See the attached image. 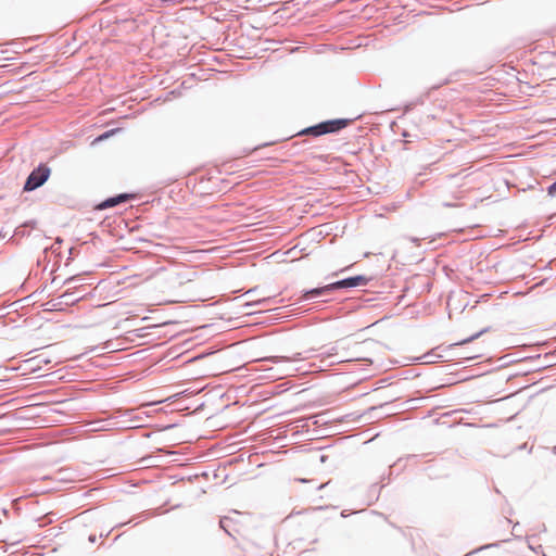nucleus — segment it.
<instances>
[{"label": "nucleus", "mask_w": 556, "mask_h": 556, "mask_svg": "<svg viewBox=\"0 0 556 556\" xmlns=\"http://www.w3.org/2000/svg\"><path fill=\"white\" fill-rule=\"evenodd\" d=\"M287 361H290L289 357H286V356H267V357H264L262 359H260V362H263V363H280V362H287Z\"/></svg>", "instance_id": "nucleus-13"}, {"label": "nucleus", "mask_w": 556, "mask_h": 556, "mask_svg": "<svg viewBox=\"0 0 556 556\" xmlns=\"http://www.w3.org/2000/svg\"><path fill=\"white\" fill-rule=\"evenodd\" d=\"M84 295H78L77 291H65L63 294H61L60 299H62L63 305L71 306L76 303H78Z\"/></svg>", "instance_id": "nucleus-6"}, {"label": "nucleus", "mask_w": 556, "mask_h": 556, "mask_svg": "<svg viewBox=\"0 0 556 556\" xmlns=\"http://www.w3.org/2000/svg\"><path fill=\"white\" fill-rule=\"evenodd\" d=\"M326 459H327V456H326V455H321V456H320V462H321V463H325V462H326Z\"/></svg>", "instance_id": "nucleus-31"}, {"label": "nucleus", "mask_w": 556, "mask_h": 556, "mask_svg": "<svg viewBox=\"0 0 556 556\" xmlns=\"http://www.w3.org/2000/svg\"><path fill=\"white\" fill-rule=\"evenodd\" d=\"M336 351H337V349H336L334 346H332V348L327 352V355H328V356L334 355V354H336Z\"/></svg>", "instance_id": "nucleus-23"}, {"label": "nucleus", "mask_w": 556, "mask_h": 556, "mask_svg": "<svg viewBox=\"0 0 556 556\" xmlns=\"http://www.w3.org/2000/svg\"><path fill=\"white\" fill-rule=\"evenodd\" d=\"M371 280L370 277H367L366 275H355L351 277H346L337 281L332 282V287H334V290H348L353 289L357 287L366 286Z\"/></svg>", "instance_id": "nucleus-3"}, {"label": "nucleus", "mask_w": 556, "mask_h": 556, "mask_svg": "<svg viewBox=\"0 0 556 556\" xmlns=\"http://www.w3.org/2000/svg\"><path fill=\"white\" fill-rule=\"evenodd\" d=\"M62 243H63V239L61 237H56L54 244L50 248H45L43 253L47 254L49 250H51L52 252H55L56 249H59Z\"/></svg>", "instance_id": "nucleus-15"}, {"label": "nucleus", "mask_w": 556, "mask_h": 556, "mask_svg": "<svg viewBox=\"0 0 556 556\" xmlns=\"http://www.w3.org/2000/svg\"><path fill=\"white\" fill-rule=\"evenodd\" d=\"M117 131H119V128H113V129H110V130H106L104 131L103 134H101L100 136H98L96 139H94V142H100V141H103L105 139H109L111 136H113L114 134H116Z\"/></svg>", "instance_id": "nucleus-14"}, {"label": "nucleus", "mask_w": 556, "mask_h": 556, "mask_svg": "<svg viewBox=\"0 0 556 556\" xmlns=\"http://www.w3.org/2000/svg\"><path fill=\"white\" fill-rule=\"evenodd\" d=\"M334 291L336 290H334V287H332V282L325 285V286L312 288V289H304L300 292L298 302L302 303V302L309 301L313 299L327 296Z\"/></svg>", "instance_id": "nucleus-4"}, {"label": "nucleus", "mask_w": 556, "mask_h": 556, "mask_svg": "<svg viewBox=\"0 0 556 556\" xmlns=\"http://www.w3.org/2000/svg\"><path fill=\"white\" fill-rule=\"evenodd\" d=\"M442 205L444 207H457L459 206L460 204L459 203H453V202H443Z\"/></svg>", "instance_id": "nucleus-20"}, {"label": "nucleus", "mask_w": 556, "mask_h": 556, "mask_svg": "<svg viewBox=\"0 0 556 556\" xmlns=\"http://www.w3.org/2000/svg\"><path fill=\"white\" fill-rule=\"evenodd\" d=\"M46 287L41 288V290H37L36 292H34L30 296H34L36 295L37 293H42L45 291Z\"/></svg>", "instance_id": "nucleus-29"}, {"label": "nucleus", "mask_w": 556, "mask_h": 556, "mask_svg": "<svg viewBox=\"0 0 556 556\" xmlns=\"http://www.w3.org/2000/svg\"><path fill=\"white\" fill-rule=\"evenodd\" d=\"M74 250H75V249H74L73 247L68 249L70 256H68V258H67V262H70V261H72V260H73V252H74Z\"/></svg>", "instance_id": "nucleus-22"}, {"label": "nucleus", "mask_w": 556, "mask_h": 556, "mask_svg": "<svg viewBox=\"0 0 556 556\" xmlns=\"http://www.w3.org/2000/svg\"><path fill=\"white\" fill-rule=\"evenodd\" d=\"M89 542L94 543L97 541V538L94 534L89 535Z\"/></svg>", "instance_id": "nucleus-26"}, {"label": "nucleus", "mask_w": 556, "mask_h": 556, "mask_svg": "<svg viewBox=\"0 0 556 556\" xmlns=\"http://www.w3.org/2000/svg\"><path fill=\"white\" fill-rule=\"evenodd\" d=\"M328 412H321L313 417H311L313 419V424L314 425H317V426H321V425H326L328 424Z\"/></svg>", "instance_id": "nucleus-11"}, {"label": "nucleus", "mask_w": 556, "mask_h": 556, "mask_svg": "<svg viewBox=\"0 0 556 556\" xmlns=\"http://www.w3.org/2000/svg\"><path fill=\"white\" fill-rule=\"evenodd\" d=\"M351 123L350 118H332L319 122L315 125L301 129L295 136L320 137L328 134H338Z\"/></svg>", "instance_id": "nucleus-1"}, {"label": "nucleus", "mask_w": 556, "mask_h": 556, "mask_svg": "<svg viewBox=\"0 0 556 556\" xmlns=\"http://www.w3.org/2000/svg\"><path fill=\"white\" fill-rule=\"evenodd\" d=\"M497 545H498L497 543L485 544V545H483V546H481V547H479V548H477V549H475V551H472V552L468 553V554H467V555H465V556H469V555H471V554H475V553H478V552H480V551L488 549V548H491V547H494V546H497Z\"/></svg>", "instance_id": "nucleus-17"}, {"label": "nucleus", "mask_w": 556, "mask_h": 556, "mask_svg": "<svg viewBox=\"0 0 556 556\" xmlns=\"http://www.w3.org/2000/svg\"><path fill=\"white\" fill-rule=\"evenodd\" d=\"M132 198H134L132 193H128V192L118 193V194H115V195L104 199L103 201H101L100 203H98L96 205V208L99 211H103L106 208L115 207L119 204L127 203Z\"/></svg>", "instance_id": "nucleus-5"}, {"label": "nucleus", "mask_w": 556, "mask_h": 556, "mask_svg": "<svg viewBox=\"0 0 556 556\" xmlns=\"http://www.w3.org/2000/svg\"><path fill=\"white\" fill-rule=\"evenodd\" d=\"M489 330V328H484L473 334H471L470 337L466 338V339H463L454 344H452L451 346H456V345H464V344H467L469 342H472L473 340L478 339L481 334H483L484 332H486Z\"/></svg>", "instance_id": "nucleus-8"}, {"label": "nucleus", "mask_w": 556, "mask_h": 556, "mask_svg": "<svg viewBox=\"0 0 556 556\" xmlns=\"http://www.w3.org/2000/svg\"><path fill=\"white\" fill-rule=\"evenodd\" d=\"M42 306H45L43 311L46 312L63 311V302L60 298L58 300H51L45 303Z\"/></svg>", "instance_id": "nucleus-7"}, {"label": "nucleus", "mask_w": 556, "mask_h": 556, "mask_svg": "<svg viewBox=\"0 0 556 556\" xmlns=\"http://www.w3.org/2000/svg\"><path fill=\"white\" fill-rule=\"evenodd\" d=\"M261 370L268 371L269 374L265 376L268 379H276L281 377V372L274 367L263 366Z\"/></svg>", "instance_id": "nucleus-12"}, {"label": "nucleus", "mask_w": 556, "mask_h": 556, "mask_svg": "<svg viewBox=\"0 0 556 556\" xmlns=\"http://www.w3.org/2000/svg\"><path fill=\"white\" fill-rule=\"evenodd\" d=\"M265 301H266V300L264 299V300H260V301H257V302H255V303H247V306H252V305H255V304H261V303H263V302H265Z\"/></svg>", "instance_id": "nucleus-24"}, {"label": "nucleus", "mask_w": 556, "mask_h": 556, "mask_svg": "<svg viewBox=\"0 0 556 556\" xmlns=\"http://www.w3.org/2000/svg\"><path fill=\"white\" fill-rule=\"evenodd\" d=\"M75 280V277H70L64 281V285H68Z\"/></svg>", "instance_id": "nucleus-25"}, {"label": "nucleus", "mask_w": 556, "mask_h": 556, "mask_svg": "<svg viewBox=\"0 0 556 556\" xmlns=\"http://www.w3.org/2000/svg\"><path fill=\"white\" fill-rule=\"evenodd\" d=\"M382 488H383V485L378 486V484H377V483L371 484V485H370V489H369V493H370V495H378V494H379V492H380V490H381Z\"/></svg>", "instance_id": "nucleus-18"}, {"label": "nucleus", "mask_w": 556, "mask_h": 556, "mask_svg": "<svg viewBox=\"0 0 556 556\" xmlns=\"http://www.w3.org/2000/svg\"><path fill=\"white\" fill-rule=\"evenodd\" d=\"M231 523H232V520H231V518H228V517H223L219 520L220 529H223L230 536H232Z\"/></svg>", "instance_id": "nucleus-10"}, {"label": "nucleus", "mask_w": 556, "mask_h": 556, "mask_svg": "<svg viewBox=\"0 0 556 556\" xmlns=\"http://www.w3.org/2000/svg\"><path fill=\"white\" fill-rule=\"evenodd\" d=\"M270 144H273V142H265L264 144H262V147H267V146H270ZM260 148H261V146L257 147L256 149H260Z\"/></svg>", "instance_id": "nucleus-30"}, {"label": "nucleus", "mask_w": 556, "mask_h": 556, "mask_svg": "<svg viewBox=\"0 0 556 556\" xmlns=\"http://www.w3.org/2000/svg\"><path fill=\"white\" fill-rule=\"evenodd\" d=\"M517 528H519V522H516L514 525V527H513V534H514L515 538H519L520 536V534L515 532Z\"/></svg>", "instance_id": "nucleus-21"}, {"label": "nucleus", "mask_w": 556, "mask_h": 556, "mask_svg": "<svg viewBox=\"0 0 556 556\" xmlns=\"http://www.w3.org/2000/svg\"><path fill=\"white\" fill-rule=\"evenodd\" d=\"M23 225L26 228H35L37 225V220H35V219L26 220Z\"/></svg>", "instance_id": "nucleus-19"}, {"label": "nucleus", "mask_w": 556, "mask_h": 556, "mask_svg": "<svg viewBox=\"0 0 556 556\" xmlns=\"http://www.w3.org/2000/svg\"><path fill=\"white\" fill-rule=\"evenodd\" d=\"M3 514H4V515H8V514H9V511H8L7 509H3Z\"/></svg>", "instance_id": "nucleus-32"}, {"label": "nucleus", "mask_w": 556, "mask_h": 556, "mask_svg": "<svg viewBox=\"0 0 556 556\" xmlns=\"http://www.w3.org/2000/svg\"><path fill=\"white\" fill-rule=\"evenodd\" d=\"M28 235H29V232L26 231V227L22 224L21 226L16 227L14 229L13 235L10 236V238H9V242H15V238L16 237L23 238V237H26Z\"/></svg>", "instance_id": "nucleus-9"}, {"label": "nucleus", "mask_w": 556, "mask_h": 556, "mask_svg": "<svg viewBox=\"0 0 556 556\" xmlns=\"http://www.w3.org/2000/svg\"><path fill=\"white\" fill-rule=\"evenodd\" d=\"M432 354H426L424 355V358H426V363H432L433 361L429 359V356H431Z\"/></svg>", "instance_id": "nucleus-28"}, {"label": "nucleus", "mask_w": 556, "mask_h": 556, "mask_svg": "<svg viewBox=\"0 0 556 556\" xmlns=\"http://www.w3.org/2000/svg\"><path fill=\"white\" fill-rule=\"evenodd\" d=\"M547 195L551 198L556 197V180L546 188Z\"/></svg>", "instance_id": "nucleus-16"}, {"label": "nucleus", "mask_w": 556, "mask_h": 556, "mask_svg": "<svg viewBox=\"0 0 556 556\" xmlns=\"http://www.w3.org/2000/svg\"><path fill=\"white\" fill-rule=\"evenodd\" d=\"M9 235L8 231L3 232L2 230L0 231V239H4L7 236Z\"/></svg>", "instance_id": "nucleus-27"}, {"label": "nucleus", "mask_w": 556, "mask_h": 556, "mask_svg": "<svg viewBox=\"0 0 556 556\" xmlns=\"http://www.w3.org/2000/svg\"><path fill=\"white\" fill-rule=\"evenodd\" d=\"M50 175H51V168L47 164L40 163L28 174V176L24 182V186H23V191L31 192V191L40 188L41 186H43L47 182Z\"/></svg>", "instance_id": "nucleus-2"}]
</instances>
